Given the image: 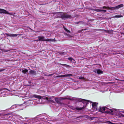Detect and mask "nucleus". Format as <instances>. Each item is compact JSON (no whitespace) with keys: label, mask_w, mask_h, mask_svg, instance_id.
Wrapping results in <instances>:
<instances>
[{"label":"nucleus","mask_w":124,"mask_h":124,"mask_svg":"<svg viewBox=\"0 0 124 124\" xmlns=\"http://www.w3.org/2000/svg\"><path fill=\"white\" fill-rule=\"evenodd\" d=\"M107 11L106 10H101V12H103L104 13H105Z\"/></svg>","instance_id":"28"},{"label":"nucleus","mask_w":124,"mask_h":124,"mask_svg":"<svg viewBox=\"0 0 124 124\" xmlns=\"http://www.w3.org/2000/svg\"><path fill=\"white\" fill-rule=\"evenodd\" d=\"M123 7V4H121L116 6L114 7H106L105 6H104L103 7H101L100 8L101 9L106 8V9H118L121 8Z\"/></svg>","instance_id":"2"},{"label":"nucleus","mask_w":124,"mask_h":124,"mask_svg":"<svg viewBox=\"0 0 124 124\" xmlns=\"http://www.w3.org/2000/svg\"><path fill=\"white\" fill-rule=\"evenodd\" d=\"M45 41L48 42H53L54 41V39H46Z\"/></svg>","instance_id":"17"},{"label":"nucleus","mask_w":124,"mask_h":124,"mask_svg":"<svg viewBox=\"0 0 124 124\" xmlns=\"http://www.w3.org/2000/svg\"><path fill=\"white\" fill-rule=\"evenodd\" d=\"M14 106H15V107H16V106L15 105H13V106H12V107H14Z\"/></svg>","instance_id":"34"},{"label":"nucleus","mask_w":124,"mask_h":124,"mask_svg":"<svg viewBox=\"0 0 124 124\" xmlns=\"http://www.w3.org/2000/svg\"><path fill=\"white\" fill-rule=\"evenodd\" d=\"M63 28L67 32L69 33L70 32V31L68 29H67L64 26H63Z\"/></svg>","instance_id":"20"},{"label":"nucleus","mask_w":124,"mask_h":124,"mask_svg":"<svg viewBox=\"0 0 124 124\" xmlns=\"http://www.w3.org/2000/svg\"><path fill=\"white\" fill-rule=\"evenodd\" d=\"M93 71L95 73L97 74H102L103 73V71L99 69H94Z\"/></svg>","instance_id":"7"},{"label":"nucleus","mask_w":124,"mask_h":124,"mask_svg":"<svg viewBox=\"0 0 124 124\" xmlns=\"http://www.w3.org/2000/svg\"><path fill=\"white\" fill-rule=\"evenodd\" d=\"M39 40V41H45L46 39L44 37L42 36H40L38 37Z\"/></svg>","instance_id":"11"},{"label":"nucleus","mask_w":124,"mask_h":124,"mask_svg":"<svg viewBox=\"0 0 124 124\" xmlns=\"http://www.w3.org/2000/svg\"><path fill=\"white\" fill-rule=\"evenodd\" d=\"M83 100V101H88V102H89V100H85L83 99V100Z\"/></svg>","instance_id":"31"},{"label":"nucleus","mask_w":124,"mask_h":124,"mask_svg":"<svg viewBox=\"0 0 124 124\" xmlns=\"http://www.w3.org/2000/svg\"><path fill=\"white\" fill-rule=\"evenodd\" d=\"M20 70L24 74H25L26 72H27L28 71V70L26 69H25L24 70L21 69Z\"/></svg>","instance_id":"16"},{"label":"nucleus","mask_w":124,"mask_h":124,"mask_svg":"<svg viewBox=\"0 0 124 124\" xmlns=\"http://www.w3.org/2000/svg\"><path fill=\"white\" fill-rule=\"evenodd\" d=\"M4 35H6L7 36H9V37H15L17 36V34H9V33H5L4 34Z\"/></svg>","instance_id":"10"},{"label":"nucleus","mask_w":124,"mask_h":124,"mask_svg":"<svg viewBox=\"0 0 124 124\" xmlns=\"http://www.w3.org/2000/svg\"><path fill=\"white\" fill-rule=\"evenodd\" d=\"M36 119L35 118L28 119L25 121V123L24 124H33V123L35 122Z\"/></svg>","instance_id":"3"},{"label":"nucleus","mask_w":124,"mask_h":124,"mask_svg":"<svg viewBox=\"0 0 124 124\" xmlns=\"http://www.w3.org/2000/svg\"><path fill=\"white\" fill-rule=\"evenodd\" d=\"M33 97L35 98L39 99H41L42 97L41 96L39 95H34Z\"/></svg>","instance_id":"15"},{"label":"nucleus","mask_w":124,"mask_h":124,"mask_svg":"<svg viewBox=\"0 0 124 124\" xmlns=\"http://www.w3.org/2000/svg\"><path fill=\"white\" fill-rule=\"evenodd\" d=\"M7 89L3 88L0 89V94L5 92Z\"/></svg>","instance_id":"13"},{"label":"nucleus","mask_w":124,"mask_h":124,"mask_svg":"<svg viewBox=\"0 0 124 124\" xmlns=\"http://www.w3.org/2000/svg\"><path fill=\"white\" fill-rule=\"evenodd\" d=\"M29 72L30 74L33 75H35L36 74V72L34 70H30L29 71Z\"/></svg>","instance_id":"14"},{"label":"nucleus","mask_w":124,"mask_h":124,"mask_svg":"<svg viewBox=\"0 0 124 124\" xmlns=\"http://www.w3.org/2000/svg\"><path fill=\"white\" fill-rule=\"evenodd\" d=\"M98 111L100 112L104 113L105 112L112 115H117L120 113L121 115L124 116V110L120 111L119 110L116 109H109L107 107L103 106H100L98 109Z\"/></svg>","instance_id":"1"},{"label":"nucleus","mask_w":124,"mask_h":124,"mask_svg":"<svg viewBox=\"0 0 124 124\" xmlns=\"http://www.w3.org/2000/svg\"><path fill=\"white\" fill-rule=\"evenodd\" d=\"M55 101L56 102H58V98H55Z\"/></svg>","instance_id":"29"},{"label":"nucleus","mask_w":124,"mask_h":124,"mask_svg":"<svg viewBox=\"0 0 124 124\" xmlns=\"http://www.w3.org/2000/svg\"><path fill=\"white\" fill-rule=\"evenodd\" d=\"M109 124H121V123L118 124V123H111V122H109Z\"/></svg>","instance_id":"24"},{"label":"nucleus","mask_w":124,"mask_h":124,"mask_svg":"<svg viewBox=\"0 0 124 124\" xmlns=\"http://www.w3.org/2000/svg\"><path fill=\"white\" fill-rule=\"evenodd\" d=\"M93 108L95 111L97 110L98 109L97 108V106H94L92 107Z\"/></svg>","instance_id":"19"},{"label":"nucleus","mask_w":124,"mask_h":124,"mask_svg":"<svg viewBox=\"0 0 124 124\" xmlns=\"http://www.w3.org/2000/svg\"><path fill=\"white\" fill-rule=\"evenodd\" d=\"M79 79H82L84 80L85 79L84 78V77H80L79 78Z\"/></svg>","instance_id":"23"},{"label":"nucleus","mask_w":124,"mask_h":124,"mask_svg":"<svg viewBox=\"0 0 124 124\" xmlns=\"http://www.w3.org/2000/svg\"><path fill=\"white\" fill-rule=\"evenodd\" d=\"M24 103H23V104H21V105H19L20 106H21L22 105H24Z\"/></svg>","instance_id":"32"},{"label":"nucleus","mask_w":124,"mask_h":124,"mask_svg":"<svg viewBox=\"0 0 124 124\" xmlns=\"http://www.w3.org/2000/svg\"><path fill=\"white\" fill-rule=\"evenodd\" d=\"M44 116H42L40 117L39 118V119H44L45 118L44 117Z\"/></svg>","instance_id":"26"},{"label":"nucleus","mask_w":124,"mask_h":124,"mask_svg":"<svg viewBox=\"0 0 124 124\" xmlns=\"http://www.w3.org/2000/svg\"><path fill=\"white\" fill-rule=\"evenodd\" d=\"M97 12H101V10H100L98 9H96L95 10Z\"/></svg>","instance_id":"25"},{"label":"nucleus","mask_w":124,"mask_h":124,"mask_svg":"<svg viewBox=\"0 0 124 124\" xmlns=\"http://www.w3.org/2000/svg\"><path fill=\"white\" fill-rule=\"evenodd\" d=\"M62 100H64L65 99L69 100H74V98L72 97H70V96H67L61 98Z\"/></svg>","instance_id":"5"},{"label":"nucleus","mask_w":124,"mask_h":124,"mask_svg":"<svg viewBox=\"0 0 124 124\" xmlns=\"http://www.w3.org/2000/svg\"><path fill=\"white\" fill-rule=\"evenodd\" d=\"M53 75V74H50L49 75H48V76H52V75Z\"/></svg>","instance_id":"33"},{"label":"nucleus","mask_w":124,"mask_h":124,"mask_svg":"<svg viewBox=\"0 0 124 124\" xmlns=\"http://www.w3.org/2000/svg\"><path fill=\"white\" fill-rule=\"evenodd\" d=\"M92 107L94 106H97V105L98 103H96V102H92Z\"/></svg>","instance_id":"18"},{"label":"nucleus","mask_w":124,"mask_h":124,"mask_svg":"<svg viewBox=\"0 0 124 124\" xmlns=\"http://www.w3.org/2000/svg\"><path fill=\"white\" fill-rule=\"evenodd\" d=\"M70 107L71 109H73V110L76 109L77 110H82V109H83L84 108L83 107L82 108H81V107L80 108V107H76V108H74L72 106H71Z\"/></svg>","instance_id":"8"},{"label":"nucleus","mask_w":124,"mask_h":124,"mask_svg":"<svg viewBox=\"0 0 124 124\" xmlns=\"http://www.w3.org/2000/svg\"><path fill=\"white\" fill-rule=\"evenodd\" d=\"M25 103H26L27 104V102H25Z\"/></svg>","instance_id":"36"},{"label":"nucleus","mask_w":124,"mask_h":124,"mask_svg":"<svg viewBox=\"0 0 124 124\" xmlns=\"http://www.w3.org/2000/svg\"><path fill=\"white\" fill-rule=\"evenodd\" d=\"M72 74H68L64 75H61L59 76L58 77H68L72 76Z\"/></svg>","instance_id":"12"},{"label":"nucleus","mask_w":124,"mask_h":124,"mask_svg":"<svg viewBox=\"0 0 124 124\" xmlns=\"http://www.w3.org/2000/svg\"><path fill=\"white\" fill-rule=\"evenodd\" d=\"M67 65L68 66H69V67H70V66L69 65Z\"/></svg>","instance_id":"35"},{"label":"nucleus","mask_w":124,"mask_h":124,"mask_svg":"<svg viewBox=\"0 0 124 124\" xmlns=\"http://www.w3.org/2000/svg\"><path fill=\"white\" fill-rule=\"evenodd\" d=\"M123 17V16L121 15H116L114 17L116 18H120Z\"/></svg>","instance_id":"21"},{"label":"nucleus","mask_w":124,"mask_h":124,"mask_svg":"<svg viewBox=\"0 0 124 124\" xmlns=\"http://www.w3.org/2000/svg\"><path fill=\"white\" fill-rule=\"evenodd\" d=\"M0 115H1L0 114Z\"/></svg>","instance_id":"38"},{"label":"nucleus","mask_w":124,"mask_h":124,"mask_svg":"<svg viewBox=\"0 0 124 124\" xmlns=\"http://www.w3.org/2000/svg\"><path fill=\"white\" fill-rule=\"evenodd\" d=\"M0 13H3L8 14H10L12 15V14H10L6 10L1 9L0 8Z\"/></svg>","instance_id":"6"},{"label":"nucleus","mask_w":124,"mask_h":124,"mask_svg":"<svg viewBox=\"0 0 124 124\" xmlns=\"http://www.w3.org/2000/svg\"><path fill=\"white\" fill-rule=\"evenodd\" d=\"M68 59L70 61H72L73 60L74 61V59L73 58L71 57L68 58Z\"/></svg>","instance_id":"22"},{"label":"nucleus","mask_w":124,"mask_h":124,"mask_svg":"<svg viewBox=\"0 0 124 124\" xmlns=\"http://www.w3.org/2000/svg\"><path fill=\"white\" fill-rule=\"evenodd\" d=\"M23 108H22L21 109H23Z\"/></svg>","instance_id":"37"},{"label":"nucleus","mask_w":124,"mask_h":124,"mask_svg":"<svg viewBox=\"0 0 124 124\" xmlns=\"http://www.w3.org/2000/svg\"><path fill=\"white\" fill-rule=\"evenodd\" d=\"M103 31H104V32H105L107 33H108V32H109V31L108 30H103Z\"/></svg>","instance_id":"27"},{"label":"nucleus","mask_w":124,"mask_h":124,"mask_svg":"<svg viewBox=\"0 0 124 124\" xmlns=\"http://www.w3.org/2000/svg\"><path fill=\"white\" fill-rule=\"evenodd\" d=\"M54 98L53 97H51L50 96L46 97L45 98L46 100L51 102H52L53 101Z\"/></svg>","instance_id":"9"},{"label":"nucleus","mask_w":124,"mask_h":124,"mask_svg":"<svg viewBox=\"0 0 124 124\" xmlns=\"http://www.w3.org/2000/svg\"><path fill=\"white\" fill-rule=\"evenodd\" d=\"M71 16L70 15L67 14H61L60 16L61 18L64 19L70 18H71Z\"/></svg>","instance_id":"4"},{"label":"nucleus","mask_w":124,"mask_h":124,"mask_svg":"<svg viewBox=\"0 0 124 124\" xmlns=\"http://www.w3.org/2000/svg\"><path fill=\"white\" fill-rule=\"evenodd\" d=\"M4 70V69L0 70V72L3 71Z\"/></svg>","instance_id":"30"}]
</instances>
